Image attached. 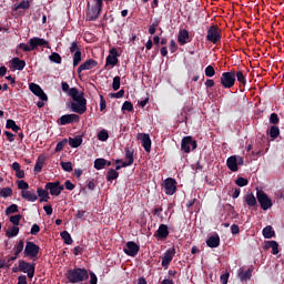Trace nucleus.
<instances>
[{
  "label": "nucleus",
  "instance_id": "nucleus-1",
  "mask_svg": "<svg viewBox=\"0 0 284 284\" xmlns=\"http://www.w3.org/2000/svg\"><path fill=\"white\" fill-rule=\"evenodd\" d=\"M61 88L62 91L72 99V103H70L72 112L84 114V112L88 110V101L85 99L84 92H79L78 88H70L67 81H62Z\"/></svg>",
  "mask_w": 284,
  "mask_h": 284
},
{
  "label": "nucleus",
  "instance_id": "nucleus-2",
  "mask_svg": "<svg viewBox=\"0 0 284 284\" xmlns=\"http://www.w3.org/2000/svg\"><path fill=\"white\" fill-rule=\"evenodd\" d=\"M65 277L69 283H82L83 281H88L90 274L87 267H72L67 270Z\"/></svg>",
  "mask_w": 284,
  "mask_h": 284
},
{
  "label": "nucleus",
  "instance_id": "nucleus-3",
  "mask_svg": "<svg viewBox=\"0 0 284 284\" xmlns=\"http://www.w3.org/2000/svg\"><path fill=\"white\" fill-rule=\"evenodd\" d=\"M125 152V159L128 161H123V159H116V170H121V168H128L130 165H133L134 163V148H124Z\"/></svg>",
  "mask_w": 284,
  "mask_h": 284
},
{
  "label": "nucleus",
  "instance_id": "nucleus-4",
  "mask_svg": "<svg viewBox=\"0 0 284 284\" xmlns=\"http://www.w3.org/2000/svg\"><path fill=\"white\" fill-rule=\"evenodd\" d=\"M256 199L262 210H270L273 207V201L270 199L268 194L264 192V190H256Z\"/></svg>",
  "mask_w": 284,
  "mask_h": 284
},
{
  "label": "nucleus",
  "instance_id": "nucleus-5",
  "mask_svg": "<svg viewBox=\"0 0 284 284\" xmlns=\"http://www.w3.org/2000/svg\"><path fill=\"white\" fill-rule=\"evenodd\" d=\"M220 82L223 88H233L236 83L235 70H231V72H223Z\"/></svg>",
  "mask_w": 284,
  "mask_h": 284
},
{
  "label": "nucleus",
  "instance_id": "nucleus-6",
  "mask_svg": "<svg viewBox=\"0 0 284 284\" xmlns=\"http://www.w3.org/2000/svg\"><path fill=\"white\" fill-rule=\"evenodd\" d=\"M41 247L34 241H27V245L24 247V255L30 256L33 260L38 258L39 252Z\"/></svg>",
  "mask_w": 284,
  "mask_h": 284
},
{
  "label": "nucleus",
  "instance_id": "nucleus-7",
  "mask_svg": "<svg viewBox=\"0 0 284 284\" xmlns=\"http://www.w3.org/2000/svg\"><path fill=\"white\" fill-rule=\"evenodd\" d=\"M70 52L73 54V68H77L82 61V51L78 41H73V43H71Z\"/></svg>",
  "mask_w": 284,
  "mask_h": 284
},
{
  "label": "nucleus",
  "instance_id": "nucleus-8",
  "mask_svg": "<svg viewBox=\"0 0 284 284\" xmlns=\"http://www.w3.org/2000/svg\"><path fill=\"white\" fill-rule=\"evenodd\" d=\"M226 165L231 172H237L239 165H244V158L237 156L236 154L229 156V159H226Z\"/></svg>",
  "mask_w": 284,
  "mask_h": 284
},
{
  "label": "nucleus",
  "instance_id": "nucleus-9",
  "mask_svg": "<svg viewBox=\"0 0 284 284\" xmlns=\"http://www.w3.org/2000/svg\"><path fill=\"white\" fill-rule=\"evenodd\" d=\"M91 3H88V10L85 13V21H97L99 19L100 13H99V7H98V1H92Z\"/></svg>",
  "mask_w": 284,
  "mask_h": 284
},
{
  "label": "nucleus",
  "instance_id": "nucleus-10",
  "mask_svg": "<svg viewBox=\"0 0 284 284\" xmlns=\"http://www.w3.org/2000/svg\"><path fill=\"white\" fill-rule=\"evenodd\" d=\"M191 148L192 150H196L197 141H195L193 136H183L181 141V150H183V152L189 154L191 152Z\"/></svg>",
  "mask_w": 284,
  "mask_h": 284
},
{
  "label": "nucleus",
  "instance_id": "nucleus-11",
  "mask_svg": "<svg viewBox=\"0 0 284 284\" xmlns=\"http://www.w3.org/2000/svg\"><path fill=\"white\" fill-rule=\"evenodd\" d=\"M222 34L217 26H211L207 30L206 41H211V43L216 44L221 41Z\"/></svg>",
  "mask_w": 284,
  "mask_h": 284
},
{
  "label": "nucleus",
  "instance_id": "nucleus-12",
  "mask_svg": "<svg viewBox=\"0 0 284 284\" xmlns=\"http://www.w3.org/2000/svg\"><path fill=\"white\" fill-rule=\"evenodd\" d=\"M19 270L20 272H27L29 278H33L36 274V263H29L28 261L21 258L19 261Z\"/></svg>",
  "mask_w": 284,
  "mask_h": 284
},
{
  "label": "nucleus",
  "instance_id": "nucleus-13",
  "mask_svg": "<svg viewBox=\"0 0 284 284\" xmlns=\"http://www.w3.org/2000/svg\"><path fill=\"white\" fill-rule=\"evenodd\" d=\"M80 121V113L74 112L73 114H62L58 119V124L59 125H68L69 123H79Z\"/></svg>",
  "mask_w": 284,
  "mask_h": 284
},
{
  "label": "nucleus",
  "instance_id": "nucleus-14",
  "mask_svg": "<svg viewBox=\"0 0 284 284\" xmlns=\"http://www.w3.org/2000/svg\"><path fill=\"white\" fill-rule=\"evenodd\" d=\"M45 187L50 191L52 196H59V194L64 190V185H61L60 181H49L45 183Z\"/></svg>",
  "mask_w": 284,
  "mask_h": 284
},
{
  "label": "nucleus",
  "instance_id": "nucleus-15",
  "mask_svg": "<svg viewBox=\"0 0 284 284\" xmlns=\"http://www.w3.org/2000/svg\"><path fill=\"white\" fill-rule=\"evenodd\" d=\"M163 186L165 187V194L173 195L175 194L178 187H176V180L172 176H169L164 180Z\"/></svg>",
  "mask_w": 284,
  "mask_h": 284
},
{
  "label": "nucleus",
  "instance_id": "nucleus-16",
  "mask_svg": "<svg viewBox=\"0 0 284 284\" xmlns=\"http://www.w3.org/2000/svg\"><path fill=\"white\" fill-rule=\"evenodd\" d=\"M29 90L36 94V97H39V99H42V101H48L49 97L45 94L44 90H42L41 85H38V83H30Z\"/></svg>",
  "mask_w": 284,
  "mask_h": 284
},
{
  "label": "nucleus",
  "instance_id": "nucleus-17",
  "mask_svg": "<svg viewBox=\"0 0 284 284\" xmlns=\"http://www.w3.org/2000/svg\"><path fill=\"white\" fill-rule=\"evenodd\" d=\"M141 247L135 241H128L126 246L124 247L125 254L129 256H136L139 254Z\"/></svg>",
  "mask_w": 284,
  "mask_h": 284
},
{
  "label": "nucleus",
  "instance_id": "nucleus-18",
  "mask_svg": "<svg viewBox=\"0 0 284 284\" xmlns=\"http://www.w3.org/2000/svg\"><path fill=\"white\" fill-rule=\"evenodd\" d=\"M176 254L175 247H169L162 256V266L169 267L171 261H173L174 256Z\"/></svg>",
  "mask_w": 284,
  "mask_h": 284
},
{
  "label": "nucleus",
  "instance_id": "nucleus-19",
  "mask_svg": "<svg viewBox=\"0 0 284 284\" xmlns=\"http://www.w3.org/2000/svg\"><path fill=\"white\" fill-rule=\"evenodd\" d=\"M119 57H121V54H119L116 48H111L109 55L106 57L105 64L112 67L118 65Z\"/></svg>",
  "mask_w": 284,
  "mask_h": 284
},
{
  "label": "nucleus",
  "instance_id": "nucleus-20",
  "mask_svg": "<svg viewBox=\"0 0 284 284\" xmlns=\"http://www.w3.org/2000/svg\"><path fill=\"white\" fill-rule=\"evenodd\" d=\"M29 43L32 50H38L39 47L50 48L49 41L41 39L40 37H33L32 39H29Z\"/></svg>",
  "mask_w": 284,
  "mask_h": 284
},
{
  "label": "nucleus",
  "instance_id": "nucleus-21",
  "mask_svg": "<svg viewBox=\"0 0 284 284\" xmlns=\"http://www.w3.org/2000/svg\"><path fill=\"white\" fill-rule=\"evenodd\" d=\"M99 65L98 61L94 59H88V61H84V63H81L78 68V74H81L84 70H93V68H97Z\"/></svg>",
  "mask_w": 284,
  "mask_h": 284
},
{
  "label": "nucleus",
  "instance_id": "nucleus-22",
  "mask_svg": "<svg viewBox=\"0 0 284 284\" xmlns=\"http://www.w3.org/2000/svg\"><path fill=\"white\" fill-rule=\"evenodd\" d=\"M138 139L142 142V146L144 148L145 152H151L152 141L150 134L141 133L139 134Z\"/></svg>",
  "mask_w": 284,
  "mask_h": 284
},
{
  "label": "nucleus",
  "instance_id": "nucleus-23",
  "mask_svg": "<svg viewBox=\"0 0 284 284\" xmlns=\"http://www.w3.org/2000/svg\"><path fill=\"white\" fill-rule=\"evenodd\" d=\"M11 69L22 71L24 70L27 63L24 59H20L19 57H13L10 61Z\"/></svg>",
  "mask_w": 284,
  "mask_h": 284
},
{
  "label": "nucleus",
  "instance_id": "nucleus-24",
  "mask_svg": "<svg viewBox=\"0 0 284 284\" xmlns=\"http://www.w3.org/2000/svg\"><path fill=\"white\" fill-rule=\"evenodd\" d=\"M169 234L170 232L168 225L165 223H161V225H159V229L154 233V236H158V239H166Z\"/></svg>",
  "mask_w": 284,
  "mask_h": 284
},
{
  "label": "nucleus",
  "instance_id": "nucleus-25",
  "mask_svg": "<svg viewBox=\"0 0 284 284\" xmlns=\"http://www.w3.org/2000/svg\"><path fill=\"white\" fill-rule=\"evenodd\" d=\"M221 243V236L220 234H217V232H215V234H212L211 236H209V239H206V245H209V247H219Z\"/></svg>",
  "mask_w": 284,
  "mask_h": 284
},
{
  "label": "nucleus",
  "instance_id": "nucleus-26",
  "mask_svg": "<svg viewBox=\"0 0 284 284\" xmlns=\"http://www.w3.org/2000/svg\"><path fill=\"white\" fill-rule=\"evenodd\" d=\"M178 41L180 45H186V43L190 41L189 30H180Z\"/></svg>",
  "mask_w": 284,
  "mask_h": 284
},
{
  "label": "nucleus",
  "instance_id": "nucleus-27",
  "mask_svg": "<svg viewBox=\"0 0 284 284\" xmlns=\"http://www.w3.org/2000/svg\"><path fill=\"white\" fill-rule=\"evenodd\" d=\"M45 189L43 187H37V194L38 196H40V202L42 203L43 201L44 202H48L49 199H50V194H49V190L47 187V185L44 186Z\"/></svg>",
  "mask_w": 284,
  "mask_h": 284
},
{
  "label": "nucleus",
  "instance_id": "nucleus-28",
  "mask_svg": "<svg viewBox=\"0 0 284 284\" xmlns=\"http://www.w3.org/2000/svg\"><path fill=\"white\" fill-rule=\"evenodd\" d=\"M44 163H45V156L44 154H40L34 163L33 171L37 173L42 172V168Z\"/></svg>",
  "mask_w": 284,
  "mask_h": 284
},
{
  "label": "nucleus",
  "instance_id": "nucleus-29",
  "mask_svg": "<svg viewBox=\"0 0 284 284\" xmlns=\"http://www.w3.org/2000/svg\"><path fill=\"white\" fill-rule=\"evenodd\" d=\"M83 143V136L78 135V136H69V145L71 148H80Z\"/></svg>",
  "mask_w": 284,
  "mask_h": 284
},
{
  "label": "nucleus",
  "instance_id": "nucleus-30",
  "mask_svg": "<svg viewBox=\"0 0 284 284\" xmlns=\"http://www.w3.org/2000/svg\"><path fill=\"white\" fill-rule=\"evenodd\" d=\"M265 250H270L272 247V254H278V243L277 241H265L264 243Z\"/></svg>",
  "mask_w": 284,
  "mask_h": 284
},
{
  "label": "nucleus",
  "instance_id": "nucleus-31",
  "mask_svg": "<svg viewBox=\"0 0 284 284\" xmlns=\"http://www.w3.org/2000/svg\"><path fill=\"white\" fill-rule=\"evenodd\" d=\"M262 234H263L264 239H273V236H275L276 232H275V230H273L272 225H266L265 227H263Z\"/></svg>",
  "mask_w": 284,
  "mask_h": 284
},
{
  "label": "nucleus",
  "instance_id": "nucleus-32",
  "mask_svg": "<svg viewBox=\"0 0 284 284\" xmlns=\"http://www.w3.org/2000/svg\"><path fill=\"white\" fill-rule=\"evenodd\" d=\"M22 199H27V201H38V194L36 192H31V190L27 189L26 192H21Z\"/></svg>",
  "mask_w": 284,
  "mask_h": 284
},
{
  "label": "nucleus",
  "instance_id": "nucleus-33",
  "mask_svg": "<svg viewBox=\"0 0 284 284\" xmlns=\"http://www.w3.org/2000/svg\"><path fill=\"white\" fill-rule=\"evenodd\" d=\"M267 134L271 136V139H277V136L281 134L278 125L272 124L270 130H267Z\"/></svg>",
  "mask_w": 284,
  "mask_h": 284
},
{
  "label": "nucleus",
  "instance_id": "nucleus-34",
  "mask_svg": "<svg viewBox=\"0 0 284 284\" xmlns=\"http://www.w3.org/2000/svg\"><path fill=\"white\" fill-rule=\"evenodd\" d=\"M60 236H61V239H63V242L67 243V245H72L73 239H72L70 232H68V230H63L60 233Z\"/></svg>",
  "mask_w": 284,
  "mask_h": 284
},
{
  "label": "nucleus",
  "instance_id": "nucleus-35",
  "mask_svg": "<svg viewBox=\"0 0 284 284\" xmlns=\"http://www.w3.org/2000/svg\"><path fill=\"white\" fill-rule=\"evenodd\" d=\"M23 247H24V241H23V239H20V241H18V243H16V245L13 247L16 258H18L19 254H21V252H23Z\"/></svg>",
  "mask_w": 284,
  "mask_h": 284
},
{
  "label": "nucleus",
  "instance_id": "nucleus-36",
  "mask_svg": "<svg viewBox=\"0 0 284 284\" xmlns=\"http://www.w3.org/2000/svg\"><path fill=\"white\" fill-rule=\"evenodd\" d=\"M6 128L13 130V132H19L21 130L20 125H18L13 119H7Z\"/></svg>",
  "mask_w": 284,
  "mask_h": 284
},
{
  "label": "nucleus",
  "instance_id": "nucleus-37",
  "mask_svg": "<svg viewBox=\"0 0 284 284\" xmlns=\"http://www.w3.org/2000/svg\"><path fill=\"white\" fill-rule=\"evenodd\" d=\"M106 179H108V181H114L115 179H119V170H116V165H115V170L113 168H111L106 172Z\"/></svg>",
  "mask_w": 284,
  "mask_h": 284
},
{
  "label": "nucleus",
  "instance_id": "nucleus-38",
  "mask_svg": "<svg viewBox=\"0 0 284 284\" xmlns=\"http://www.w3.org/2000/svg\"><path fill=\"white\" fill-rule=\"evenodd\" d=\"M246 204L250 205L251 207H254L257 205L256 196H254L253 192L246 194L245 196Z\"/></svg>",
  "mask_w": 284,
  "mask_h": 284
},
{
  "label": "nucleus",
  "instance_id": "nucleus-39",
  "mask_svg": "<svg viewBox=\"0 0 284 284\" xmlns=\"http://www.w3.org/2000/svg\"><path fill=\"white\" fill-rule=\"evenodd\" d=\"M253 274V270L252 267H248V270H246V272H244L243 270H241L239 272V276L241 278V281H247V278H251Z\"/></svg>",
  "mask_w": 284,
  "mask_h": 284
},
{
  "label": "nucleus",
  "instance_id": "nucleus-40",
  "mask_svg": "<svg viewBox=\"0 0 284 284\" xmlns=\"http://www.w3.org/2000/svg\"><path fill=\"white\" fill-rule=\"evenodd\" d=\"M108 165V160L106 159H95L94 161V168L95 170H103Z\"/></svg>",
  "mask_w": 284,
  "mask_h": 284
},
{
  "label": "nucleus",
  "instance_id": "nucleus-41",
  "mask_svg": "<svg viewBox=\"0 0 284 284\" xmlns=\"http://www.w3.org/2000/svg\"><path fill=\"white\" fill-rule=\"evenodd\" d=\"M20 232V227H16L14 224L12 225V227H9L6 232L7 236H9V239L13 237V236H18Z\"/></svg>",
  "mask_w": 284,
  "mask_h": 284
},
{
  "label": "nucleus",
  "instance_id": "nucleus-42",
  "mask_svg": "<svg viewBox=\"0 0 284 284\" xmlns=\"http://www.w3.org/2000/svg\"><path fill=\"white\" fill-rule=\"evenodd\" d=\"M235 77L237 78V81L242 84V85H246L247 83V79L244 74V72L242 70H239L235 74Z\"/></svg>",
  "mask_w": 284,
  "mask_h": 284
},
{
  "label": "nucleus",
  "instance_id": "nucleus-43",
  "mask_svg": "<svg viewBox=\"0 0 284 284\" xmlns=\"http://www.w3.org/2000/svg\"><path fill=\"white\" fill-rule=\"evenodd\" d=\"M21 219L22 214L13 213V215H11L9 220L11 221V223H13V226L19 227Z\"/></svg>",
  "mask_w": 284,
  "mask_h": 284
},
{
  "label": "nucleus",
  "instance_id": "nucleus-44",
  "mask_svg": "<svg viewBox=\"0 0 284 284\" xmlns=\"http://www.w3.org/2000/svg\"><path fill=\"white\" fill-rule=\"evenodd\" d=\"M49 60L52 63H62V57L59 54V52H52L49 57Z\"/></svg>",
  "mask_w": 284,
  "mask_h": 284
},
{
  "label": "nucleus",
  "instance_id": "nucleus-45",
  "mask_svg": "<svg viewBox=\"0 0 284 284\" xmlns=\"http://www.w3.org/2000/svg\"><path fill=\"white\" fill-rule=\"evenodd\" d=\"M60 164L62 170H64L65 172H73V166L71 161H61Z\"/></svg>",
  "mask_w": 284,
  "mask_h": 284
},
{
  "label": "nucleus",
  "instance_id": "nucleus-46",
  "mask_svg": "<svg viewBox=\"0 0 284 284\" xmlns=\"http://www.w3.org/2000/svg\"><path fill=\"white\" fill-rule=\"evenodd\" d=\"M98 139L99 141H108V139H110L108 130H100V132L98 133Z\"/></svg>",
  "mask_w": 284,
  "mask_h": 284
},
{
  "label": "nucleus",
  "instance_id": "nucleus-47",
  "mask_svg": "<svg viewBox=\"0 0 284 284\" xmlns=\"http://www.w3.org/2000/svg\"><path fill=\"white\" fill-rule=\"evenodd\" d=\"M16 212H19V205H17V203H12V204L9 205V207H7V210H6V214L14 215Z\"/></svg>",
  "mask_w": 284,
  "mask_h": 284
},
{
  "label": "nucleus",
  "instance_id": "nucleus-48",
  "mask_svg": "<svg viewBox=\"0 0 284 284\" xmlns=\"http://www.w3.org/2000/svg\"><path fill=\"white\" fill-rule=\"evenodd\" d=\"M69 141L68 139H62V141H59L55 145V152H61L65 145H68Z\"/></svg>",
  "mask_w": 284,
  "mask_h": 284
},
{
  "label": "nucleus",
  "instance_id": "nucleus-49",
  "mask_svg": "<svg viewBox=\"0 0 284 284\" xmlns=\"http://www.w3.org/2000/svg\"><path fill=\"white\" fill-rule=\"evenodd\" d=\"M280 121V116L276 112H272V114H270V123L273 125H278Z\"/></svg>",
  "mask_w": 284,
  "mask_h": 284
},
{
  "label": "nucleus",
  "instance_id": "nucleus-50",
  "mask_svg": "<svg viewBox=\"0 0 284 284\" xmlns=\"http://www.w3.org/2000/svg\"><path fill=\"white\" fill-rule=\"evenodd\" d=\"M236 185H239L240 187H244L245 185H248V179H245L244 176H239L235 180Z\"/></svg>",
  "mask_w": 284,
  "mask_h": 284
},
{
  "label": "nucleus",
  "instance_id": "nucleus-51",
  "mask_svg": "<svg viewBox=\"0 0 284 284\" xmlns=\"http://www.w3.org/2000/svg\"><path fill=\"white\" fill-rule=\"evenodd\" d=\"M30 187L29 183L27 181H23V179H21L20 181H18V189L22 190V192H27V190Z\"/></svg>",
  "mask_w": 284,
  "mask_h": 284
},
{
  "label": "nucleus",
  "instance_id": "nucleus-52",
  "mask_svg": "<svg viewBox=\"0 0 284 284\" xmlns=\"http://www.w3.org/2000/svg\"><path fill=\"white\" fill-rule=\"evenodd\" d=\"M29 8H30V1H21L16 7V10H29Z\"/></svg>",
  "mask_w": 284,
  "mask_h": 284
},
{
  "label": "nucleus",
  "instance_id": "nucleus-53",
  "mask_svg": "<svg viewBox=\"0 0 284 284\" xmlns=\"http://www.w3.org/2000/svg\"><path fill=\"white\" fill-rule=\"evenodd\" d=\"M18 48L20 50H22L23 52H32L33 51V48H32L31 43H29V45H28V43H20L18 45Z\"/></svg>",
  "mask_w": 284,
  "mask_h": 284
},
{
  "label": "nucleus",
  "instance_id": "nucleus-54",
  "mask_svg": "<svg viewBox=\"0 0 284 284\" xmlns=\"http://www.w3.org/2000/svg\"><path fill=\"white\" fill-rule=\"evenodd\" d=\"M122 110L123 111H128V112H132L134 110V105L131 101H124L123 105H122Z\"/></svg>",
  "mask_w": 284,
  "mask_h": 284
},
{
  "label": "nucleus",
  "instance_id": "nucleus-55",
  "mask_svg": "<svg viewBox=\"0 0 284 284\" xmlns=\"http://www.w3.org/2000/svg\"><path fill=\"white\" fill-rule=\"evenodd\" d=\"M13 191L12 187H2L1 192H0V196H12Z\"/></svg>",
  "mask_w": 284,
  "mask_h": 284
},
{
  "label": "nucleus",
  "instance_id": "nucleus-56",
  "mask_svg": "<svg viewBox=\"0 0 284 284\" xmlns=\"http://www.w3.org/2000/svg\"><path fill=\"white\" fill-rule=\"evenodd\" d=\"M112 88L114 91L120 90L121 88V77H114Z\"/></svg>",
  "mask_w": 284,
  "mask_h": 284
},
{
  "label": "nucleus",
  "instance_id": "nucleus-57",
  "mask_svg": "<svg viewBox=\"0 0 284 284\" xmlns=\"http://www.w3.org/2000/svg\"><path fill=\"white\" fill-rule=\"evenodd\" d=\"M214 74H216V72H215L213 65H206L205 75L209 78H212V77H214Z\"/></svg>",
  "mask_w": 284,
  "mask_h": 284
},
{
  "label": "nucleus",
  "instance_id": "nucleus-58",
  "mask_svg": "<svg viewBox=\"0 0 284 284\" xmlns=\"http://www.w3.org/2000/svg\"><path fill=\"white\" fill-rule=\"evenodd\" d=\"M106 109V101L103 94H100V111L103 112Z\"/></svg>",
  "mask_w": 284,
  "mask_h": 284
},
{
  "label": "nucleus",
  "instance_id": "nucleus-59",
  "mask_svg": "<svg viewBox=\"0 0 284 284\" xmlns=\"http://www.w3.org/2000/svg\"><path fill=\"white\" fill-rule=\"evenodd\" d=\"M230 278V272H225L224 274H221L220 281L222 284H227Z\"/></svg>",
  "mask_w": 284,
  "mask_h": 284
},
{
  "label": "nucleus",
  "instance_id": "nucleus-60",
  "mask_svg": "<svg viewBox=\"0 0 284 284\" xmlns=\"http://www.w3.org/2000/svg\"><path fill=\"white\" fill-rule=\"evenodd\" d=\"M41 227L38 223H33V225L31 226L30 233L33 235L39 234Z\"/></svg>",
  "mask_w": 284,
  "mask_h": 284
},
{
  "label": "nucleus",
  "instance_id": "nucleus-61",
  "mask_svg": "<svg viewBox=\"0 0 284 284\" xmlns=\"http://www.w3.org/2000/svg\"><path fill=\"white\" fill-rule=\"evenodd\" d=\"M77 219H85L88 216L87 210H78L75 213Z\"/></svg>",
  "mask_w": 284,
  "mask_h": 284
},
{
  "label": "nucleus",
  "instance_id": "nucleus-62",
  "mask_svg": "<svg viewBox=\"0 0 284 284\" xmlns=\"http://www.w3.org/2000/svg\"><path fill=\"white\" fill-rule=\"evenodd\" d=\"M99 281L95 272H90V284H97Z\"/></svg>",
  "mask_w": 284,
  "mask_h": 284
},
{
  "label": "nucleus",
  "instance_id": "nucleus-63",
  "mask_svg": "<svg viewBox=\"0 0 284 284\" xmlns=\"http://www.w3.org/2000/svg\"><path fill=\"white\" fill-rule=\"evenodd\" d=\"M18 284H28L26 274H20V276H18Z\"/></svg>",
  "mask_w": 284,
  "mask_h": 284
},
{
  "label": "nucleus",
  "instance_id": "nucleus-64",
  "mask_svg": "<svg viewBox=\"0 0 284 284\" xmlns=\"http://www.w3.org/2000/svg\"><path fill=\"white\" fill-rule=\"evenodd\" d=\"M231 232H232V234H239L240 225H237L236 223H233V225H231Z\"/></svg>",
  "mask_w": 284,
  "mask_h": 284
}]
</instances>
